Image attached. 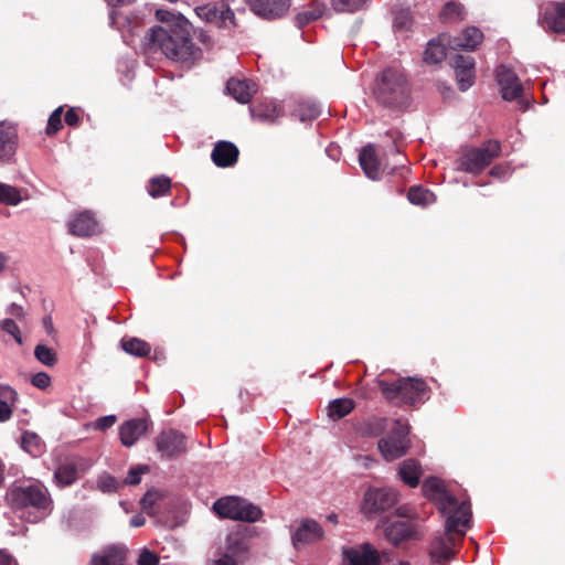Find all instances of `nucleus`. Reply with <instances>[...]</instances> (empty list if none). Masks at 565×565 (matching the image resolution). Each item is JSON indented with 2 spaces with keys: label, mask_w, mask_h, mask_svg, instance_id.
I'll return each instance as SVG.
<instances>
[{
  "label": "nucleus",
  "mask_w": 565,
  "mask_h": 565,
  "mask_svg": "<svg viewBox=\"0 0 565 565\" xmlns=\"http://www.w3.org/2000/svg\"><path fill=\"white\" fill-rule=\"evenodd\" d=\"M157 19L161 25L152 26L145 36L148 52H160L167 58L185 67L194 66L203 56L201 47L193 40L195 30L182 14L166 10H157Z\"/></svg>",
  "instance_id": "f257e3e1"
},
{
  "label": "nucleus",
  "mask_w": 565,
  "mask_h": 565,
  "mask_svg": "<svg viewBox=\"0 0 565 565\" xmlns=\"http://www.w3.org/2000/svg\"><path fill=\"white\" fill-rule=\"evenodd\" d=\"M424 495L431 501L446 520L448 532L466 534L471 527L472 511L468 499H459L447 490L444 482L430 477L423 482Z\"/></svg>",
  "instance_id": "f03ea898"
},
{
  "label": "nucleus",
  "mask_w": 565,
  "mask_h": 565,
  "mask_svg": "<svg viewBox=\"0 0 565 565\" xmlns=\"http://www.w3.org/2000/svg\"><path fill=\"white\" fill-rule=\"evenodd\" d=\"M8 500L19 516L30 523H38L52 512V499L41 483L13 487Z\"/></svg>",
  "instance_id": "7ed1b4c3"
},
{
  "label": "nucleus",
  "mask_w": 565,
  "mask_h": 565,
  "mask_svg": "<svg viewBox=\"0 0 565 565\" xmlns=\"http://www.w3.org/2000/svg\"><path fill=\"white\" fill-rule=\"evenodd\" d=\"M373 95L376 102L387 108L402 109L411 102V85L403 70L390 66L377 74Z\"/></svg>",
  "instance_id": "20e7f679"
},
{
  "label": "nucleus",
  "mask_w": 565,
  "mask_h": 565,
  "mask_svg": "<svg viewBox=\"0 0 565 565\" xmlns=\"http://www.w3.org/2000/svg\"><path fill=\"white\" fill-rule=\"evenodd\" d=\"M377 385L384 398L390 403H403L414 406L424 403L428 398V386L422 379L401 377L392 383L385 380H377Z\"/></svg>",
  "instance_id": "39448f33"
},
{
  "label": "nucleus",
  "mask_w": 565,
  "mask_h": 565,
  "mask_svg": "<svg viewBox=\"0 0 565 565\" xmlns=\"http://www.w3.org/2000/svg\"><path fill=\"white\" fill-rule=\"evenodd\" d=\"M249 542L242 529L230 532L210 565H244L248 557Z\"/></svg>",
  "instance_id": "423d86ee"
},
{
  "label": "nucleus",
  "mask_w": 565,
  "mask_h": 565,
  "mask_svg": "<svg viewBox=\"0 0 565 565\" xmlns=\"http://www.w3.org/2000/svg\"><path fill=\"white\" fill-rule=\"evenodd\" d=\"M213 510L221 518L248 523L257 522L263 515L259 507L239 497L221 498L214 502Z\"/></svg>",
  "instance_id": "0eeeda50"
},
{
  "label": "nucleus",
  "mask_w": 565,
  "mask_h": 565,
  "mask_svg": "<svg viewBox=\"0 0 565 565\" xmlns=\"http://www.w3.org/2000/svg\"><path fill=\"white\" fill-rule=\"evenodd\" d=\"M501 154V145L498 140H487L479 148H471L462 153L459 159L460 170L479 174Z\"/></svg>",
  "instance_id": "6e6552de"
},
{
  "label": "nucleus",
  "mask_w": 565,
  "mask_h": 565,
  "mask_svg": "<svg viewBox=\"0 0 565 565\" xmlns=\"http://www.w3.org/2000/svg\"><path fill=\"white\" fill-rule=\"evenodd\" d=\"M398 502V493L392 488H370L363 497L362 513L374 519L390 511Z\"/></svg>",
  "instance_id": "1a4fd4ad"
},
{
  "label": "nucleus",
  "mask_w": 565,
  "mask_h": 565,
  "mask_svg": "<svg viewBox=\"0 0 565 565\" xmlns=\"http://www.w3.org/2000/svg\"><path fill=\"white\" fill-rule=\"evenodd\" d=\"M409 426L401 419L394 422V428L390 435L379 441V450L386 460H395L407 451L409 440Z\"/></svg>",
  "instance_id": "9d476101"
},
{
  "label": "nucleus",
  "mask_w": 565,
  "mask_h": 565,
  "mask_svg": "<svg viewBox=\"0 0 565 565\" xmlns=\"http://www.w3.org/2000/svg\"><path fill=\"white\" fill-rule=\"evenodd\" d=\"M495 79L504 100H516L522 110L530 107L531 102L522 98L524 87L513 70L505 65H499L495 70Z\"/></svg>",
  "instance_id": "9b49d317"
},
{
  "label": "nucleus",
  "mask_w": 565,
  "mask_h": 565,
  "mask_svg": "<svg viewBox=\"0 0 565 565\" xmlns=\"http://www.w3.org/2000/svg\"><path fill=\"white\" fill-rule=\"evenodd\" d=\"M456 535L462 537L460 532H448L445 527L444 534L437 535L430 543L429 558L431 564L447 565L455 556Z\"/></svg>",
  "instance_id": "f8f14e48"
},
{
  "label": "nucleus",
  "mask_w": 565,
  "mask_h": 565,
  "mask_svg": "<svg viewBox=\"0 0 565 565\" xmlns=\"http://www.w3.org/2000/svg\"><path fill=\"white\" fill-rule=\"evenodd\" d=\"M323 535L322 526L312 519L296 521L291 527V542L297 550L320 541Z\"/></svg>",
  "instance_id": "ddd939ff"
},
{
  "label": "nucleus",
  "mask_w": 565,
  "mask_h": 565,
  "mask_svg": "<svg viewBox=\"0 0 565 565\" xmlns=\"http://www.w3.org/2000/svg\"><path fill=\"white\" fill-rule=\"evenodd\" d=\"M342 557L344 565H379L381 561L377 550L370 543L343 547Z\"/></svg>",
  "instance_id": "4468645a"
},
{
  "label": "nucleus",
  "mask_w": 565,
  "mask_h": 565,
  "mask_svg": "<svg viewBox=\"0 0 565 565\" xmlns=\"http://www.w3.org/2000/svg\"><path fill=\"white\" fill-rule=\"evenodd\" d=\"M156 447L161 457H175L186 450L184 435L174 429L163 430L156 439Z\"/></svg>",
  "instance_id": "2eb2a0df"
},
{
  "label": "nucleus",
  "mask_w": 565,
  "mask_h": 565,
  "mask_svg": "<svg viewBox=\"0 0 565 565\" xmlns=\"http://www.w3.org/2000/svg\"><path fill=\"white\" fill-rule=\"evenodd\" d=\"M198 15L207 23L217 28H228L234 25V13L225 4H205L196 8Z\"/></svg>",
  "instance_id": "dca6fc26"
},
{
  "label": "nucleus",
  "mask_w": 565,
  "mask_h": 565,
  "mask_svg": "<svg viewBox=\"0 0 565 565\" xmlns=\"http://www.w3.org/2000/svg\"><path fill=\"white\" fill-rule=\"evenodd\" d=\"M250 10L268 20L282 17L290 8L291 0H246Z\"/></svg>",
  "instance_id": "f3484780"
},
{
  "label": "nucleus",
  "mask_w": 565,
  "mask_h": 565,
  "mask_svg": "<svg viewBox=\"0 0 565 565\" xmlns=\"http://www.w3.org/2000/svg\"><path fill=\"white\" fill-rule=\"evenodd\" d=\"M458 87L461 92L469 89L475 83V60L469 55L456 54L452 58Z\"/></svg>",
  "instance_id": "a211bd4d"
},
{
  "label": "nucleus",
  "mask_w": 565,
  "mask_h": 565,
  "mask_svg": "<svg viewBox=\"0 0 565 565\" xmlns=\"http://www.w3.org/2000/svg\"><path fill=\"white\" fill-rule=\"evenodd\" d=\"M149 427L147 418H132L122 423L119 427V438L122 446L132 447L142 437Z\"/></svg>",
  "instance_id": "6ab92c4d"
},
{
  "label": "nucleus",
  "mask_w": 565,
  "mask_h": 565,
  "mask_svg": "<svg viewBox=\"0 0 565 565\" xmlns=\"http://www.w3.org/2000/svg\"><path fill=\"white\" fill-rule=\"evenodd\" d=\"M541 26L554 33H565V3L555 2L544 11L539 20Z\"/></svg>",
  "instance_id": "aec40b11"
},
{
  "label": "nucleus",
  "mask_w": 565,
  "mask_h": 565,
  "mask_svg": "<svg viewBox=\"0 0 565 565\" xmlns=\"http://www.w3.org/2000/svg\"><path fill=\"white\" fill-rule=\"evenodd\" d=\"M18 131L13 125L0 122V163H8L14 156Z\"/></svg>",
  "instance_id": "412c9836"
},
{
  "label": "nucleus",
  "mask_w": 565,
  "mask_h": 565,
  "mask_svg": "<svg viewBox=\"0 0 565 565\" xmlns=\"http://www.w3.org/2000/svg\"><path fill=\"white\" fill-rule=\"evenodd\" d=\"M68 230L71 234L78 237L92 236L99 232L98 222L88 211H84L75 215L68 222Z\"/></svg>",
  "instance_id": "4be33fe9"
},
{
  "label": "nucleus",
  "mask_w": 565,
  "mask_h": 565,
  "mask_svg": "<svg viewBox=\"0 0 565 565\" xmlns=\"http://www.w3.org/2000/svg\"><path fill=\"white\" fill-rule=\"evenodd\" d=\"M238 148L231 141H218L212 151V161L221 168L232 167L238 158Z\"/></svg>",
  "instance_id": "5701e85b"
},
{
  "label": "nucleus",
  "mask_w": 565,
  "mask_h": 565,
  "mask_svg": "<svg viewBox=\"0 0 565 565\" xmlns=\"http://www.w3.org/2000/svg\"><path fill=\"white\" fill-rule=\"evenodd\" d=\"M482 38L483 34L479 29L475 26L467 28L460 35L449 36L448 46L451 50L475 51L481 43Z\"/></svg>",
  "instance_id": "b1692460"
},
{
  "label": "nucleus",
  "mask_w": 565,
  "mask_h": 565,
  "mask_svg": "<svg viewBox=\"0 0 565 565\" xmlns=\"http://www.w3.org/2000/svg\"><path fill=\"white\" fill-rule=\"evenodd\" d=\"M83 466L81 458H71L58 466L54 473V479L61 487L71 486L78 478L79 469Z\"/></svg>",
  "instance_id": "393cba45"
},
{
  "label": "nucleus",
  "mask_w": 565,
  "mask_h": 565,
  "mask_svg": "<svg viewBox=\"0 0 565 565\" xmlns=\"http://www.w3.org/2000/svg\"><path fill=\"white\" fill-rule=\"evenodd\" d=\"M226 90L238 103L247 104L256 93V84L248 79L231 78Z\"/></svg>",
  "instance_id": "a878e982"
},
{
  "label": "nucleus",
  "mask_w": 565,
  "mask_h": 565,
  "mask_svg": "<svg viewBox=\"0 0 565 565\" xmlns=\"http://www.w3.org/2000/svg\"><path fill=\"white\" fill-rule=\"evenodd\" d=\"M359 162L369 179L379 180L381 178L380 162L373 145L370 143L362 148L359 153Z\"/></svg>",
  "instance_id": "bb28decb"
},
{
  "label": "nucleus",
  "mask_w": 565,
  "mask_h": 565,
  "mask_svg": "<svg viewBox=\"0 0 565 565\" xmlns=\"http://www.w3.org/2000/svg\"><path fill=\"white\" fill-rule=\"evenodd\" d=\"M414 532V525L409 521H395L386 526L385 537L393 545H398L401 542L411 539Z\"/></svg>",
  "instance_id": "cd10ccee"
},
{
  "label": "nucleus",
  "mask_w": 565,
  "mask_h": 565,
  "mask_svg": "<svg viewBox=\"0 0 565 565\" xmlns=\"http://www.w3.org/2000/svg\"><path fill=\"white\" fill-rule=\"evenodd\" d=\"M126 551L120 546H109L92 557L90 565H125Z\"/></svg>",
  "instance_id": "c85d7f7f"
},
{
  "label": "nucleus",
  "mask_w": 565,
  "mask_h": 565,
  "mask_svg": "<svg viewBox=\"0 0 565 565\" xmlns=\"http://www.w3.org/2000/svg\"><path fill=\"white\" fill-rule=\"evenodd\" d=\"M449 35L443 34L438 40H430L424 52V61L429 64H437L446 57V45H448Z\"/></svg>",
  "instance_id": "c756f323"
},
{
  "label": "nucleus",
  "mask_w": 565,
  "mask_h": 565,
  "mask_svg": "<svg viewBox=\"0 0 565 565\" xmlns=\"http://www.w3.org/2000/svg\"><path fill=\"white\" fill-rule=\"evenodd\" d=\"M355 429L363 437H377L386 429V418L373 417L365 419Z\"/></svg>",
  "instance_id": "7c9ffc66"
},
{
  "label": "nucleus",
  "mask_w": 565,
  "mask_h": 565,
  "mask_svg": "<svg viewBox=\"0 0 565 565\" xmlns=\"http://www.w3.org/2000/svg\"><path fill=\"white\" fill-rule=\"evenodd\" d=\"M120 347L126 353L137 358L148 356L151 352V345L148 342L135 337L121 339Z\"/></svg>",
  "instance_id": "2f4dec72"
},
{
  "label": "nucleus",
  "mask_w": 565,
  "mask_h": 565,
  "mask_svg": "<svg viewBox=\"0 0 565 565\" xmlns=\"http://www.w3.org/2000/svg\"><path fill=\"white\" fill-rule=\"evenodd\" d=\"M401 479L411 488H415L419 483L420 467L414 460H405L398 469Z\"/></svg>",
  "instance_id": "473e14b6"
},
{
  "label": "nucleus",
  "mask_w": 565,
  "mask_h": 565,
  "mask_svg": "<svg viewBox=\"0 0 565 565\" xmlns=\"http://www.w3.org/2000/svg\"><path fill=\"white\" fill-rule=\"evenodd\" d=\"M355 403L348 397L335 398L329 403L328 416L333 420L341 419L354 409Z\"/></svg>",
  "instance_id": "72a5a7b5"
},
{
  "label": "nucleus",
  "mask_w": 565,
  "mask_h": 565,
  "mask_svg": "<svg viewBox=\"0 0 565 565\" xmlns=\"http://www.w3.org/2000/svg\"><path fill=\"white\" fill-rule=\"evenodd\" d=\"M321 106L315 100H305L295 110L301 121H311L321 115Z\"/></svg>",
  "instance_id": "f704fd0d"
},
{
  "label": "nucleus",
  "mask_w": 565,
  "mask_h": 565,
  "mask_svg": "<svg viewBox=\"0 0 565 565\" xmlns=\"http://www.w3.org/2000/svg\"><path fill=\"white\" fill-rule=\"evenodd\" d=\"M407 199L414 205L427 206L436 201V195L427 189L413 186L408 191Z\"/></svg>",
  "instance_id": "c9c22d12"
},
{
  "label": "nucleus",
  "mask_w": 565,
  "mask_h": 565,
  "mask_svg": "<svg viewBox=\"0 0 565 565\" xmlns=\"http://www.w3.org/2000/svg\"><path fill=\"white\" fill-rule=\"evenodd\" d=\"M171 189V180L164 175L154 177L149 180L148 194L152 198L166 195Z\"/></svg>",
  "instance_id": "e433bc0d"
},
{
  "label": "nucleus",
  "mask_w": 565,
  "mask_h": 565,
  "mask_svg": "<svg viewBox=\"0 0 565 565\" xmlns=\"http://www.w3.org/2000/svg\"><path fill=\"white\" fill-rule=\"evenodd\" d=\"M327 7L323 3H315L310 10L300 12L296 17V23L299 28L315 21L323 15Z\"/></svg>",
  "instance_id": "4c0bfd02"
},
{
  "label": "nucleus",
  "mask_w": 565,
  "mask_h": 565,
  "mask_svg": "<svg viewBox=\"0 0 565 565\" xmlns=\"http://www.w3.org/2000/svg\"><path fill=\"white\" fill-rule=\"evenodd\" d=\"M21 200V193L15 186L0 182V203L18 205Z\"/></svg>",
  "instance_id": "58836bf2"
},
{
  "label": "nucleus",
  "mask_w": 565,
  "mask_h": 565,
  "mask_svg": "<svg viewBox=\"0 0 565 565\" xmlns=\"http://www.w3.org/2000/svg\"><path fill=\"white\" fill-rule=\"evenodd\" d=\"M35 359L45 366H54L57 362L56 353L44 344H38L34 349Z\"/></svg>",
  "instance_id": "ea45409f"
},
{
  "label": "nucleus",
  "mask_w": 565,
  "mask_h": 565,
  "mask_svg": "<svg viewBox=\"0 0 565 565\" xmlns=\"http://www.w3.org/2000/svg\"><path fill=\"white\" fill-rule=\"evenodd\" d=\"M463 8L461 4L456 2H447L441 12L440 19L444 22H454L462 19Z\"/></svg>",
  "instance_id": "a19ab883"
},
{
  "label": "nucleus",
  "mask_w": 565,
  "mask_h": 565,
  "mask_svg": "<svg viewBox=\"0 0 565 565\" xmlns=\"http://www.w3.org/2000/svg\"><path fill=\"white\" fill-rule=\"evenodd\" d=\"M365 0H331V6L337 12L353 13L363 8Z\"/></svg>",
  "instance_id": "79ce46f5"
},
{
  "label": "nucleus",
  "mask_w": 565,
  "mask_h": 565,
  "mask_svg": "<svg viewBox=\"0 0 565 565\" xmlns=\"http://www.w3.org/2000/svg\"><path fill=\"white\" fill-rule=\"evenodd\" d=\"M118 480L107 472L102 473L97 479V489L104 493L116 492L118 490Z\"/></svg>",
  "instance_id": "37998d69"
},
{
  "label": "nucleus",
  "mask_w": 565,
  "mask_h": 565,
  "mask_svg": "<svg viewBox=\"0 0 565 565\" xmlns=\"http://www.w3.org/2000/svg\"><path fill=\"white\" fill-rule=\"evenodd\" d=\"M413 18L409 9H401L395 12L393 25L397 30H408L412 25Z\"/></svg>",
  "instance_id": "c03bdc74"
},
{
  "label": "nucleus",
  "mask_w": 565,
  "mask_h": 565,
  "mask_svg": "<svg viewBox=\"0 0 565 565\" xmlns=\"http://www.w3.org/2000/svg\"><path fill=\"white\" fill-rule=\"evenodd\" d=\"M62 113L63 107L60 106L50 115L46 126L47 135H55L62 128Z\"/></svg>",
  "instance_id": "a18cd8bd"
},
{
  "label": "nucleus",
  "mask_w": 565,
  "mask_h": 565,
  "mask_svg": "<svg viewBox=\"0 0 565 565\" xmlns=\"http://www.w3.org/2000/svg\"><path fill=\"white\" fill-rule=\"evenodd\" d=\"M1 329L10 334L18 344H22L23 343V340H22V335H21V332H20V329L18 327V324L15 323V321L11 318H6L1 321Z\"/></svg>",
  "instance_id": "49530a36"
},
{
  "label": "nucleus",
  "mask_w": 565,
  "mask_h": 565,
  "mask_svg": "<svg viewBox=\"0 0 565 565\" xmlns=\"http://www.w3.org/2000/svg\"><path fill=\"white\" fill-rule=\"evenodd\" d=\"M148 470L147 466H137L128 471V475L124 481L125 484L137 486L141 481V476Z\"/></svg>",
  "instance_id": "de8ad7c7"
},
{
  "label": "nucleus",
  "mask_w": 565,
  "mask_h": 565,
  "mask_svg": "<svg viewBox=\"0 0 565 565\" xmlns=\"http://www.w3.org/2000/svg\"><path fill=\"white\" fill-rule=\"evenodd\" d=\"M31 383L36 388L45 390L51 385V377L46 372H38L32 376Z\"/></svg>",
  "instance_id": "09e8293b"
},
{
  "label": "nucleus",
  "mask_w": 565,
  "mask_h": 565,
  "mask_svg": "<svg viewBox=\"0 0 565 565\" xmlns=\"http://www.w3.org/2000/svg\"><path fill=\"white\" fill-rule=\"evenodd\" d=\"M117 420V417L115 415H106L103 417H99L94 423V427L98 430H106L115 425Z\"/></svg>",
  "instance_id": "8fccbe9b"
},
{
  "label": "nucleus",
  "mask_w": 565,
  "mask_h": 565,
  "mask_svg": "<svg viewBox=\"0 0 565 565\" xmlns=\"http://www.w3.org/2000/svg\"><path fill=\"white\" fill-rule=\"evenodd\" d=\"M17 399V392L9 385L0 384V401L12 404Z\"/></svg>",
  "instance_id": "3c124183"
},
{
  "label": "nucleus",
  "mask_w": 565,
  "mask_h": 565,
  "mask_svg": "<svg viewBox=\"0 0 565 565\" xmlns=\"http://www.w3.org/2000/svg\"><path fill=\"white\" fill-rule=\"evenodd\" d=\"M158 564H159L158 556L148 550H145L140 554L139 559H138V565H158Z\"/></svg>",
  "instance_id": "603ef678"
},
{
  "label": "nucleus",
  "mask_w": 565,
  "mask_h": 565,
  "mask_svg": "<svg viewBox=\"0 0 565 565\" xmlns=\"http://www.w3.org/2000/svg\"><path fill=\"white\" fill-rule=\"evenodd\" d=\"M6 312L7 315L18 319V320H22L25 316V312H24V309L18 305V303H10L7 309H6Z\"/></svg>",
  "instance_id": "864d4df0"
},
{
  "label": "nucleus",
  "mask_w": 565,
  "mask_h": 565,
  "mask_svg": "<svg viewBox=\"0 0 565 565\" xmlns=\"http://www.w3.org/2000/svg\"><path fill=\"white\" fill-rule=\"evenodd\" d=\"M157 499L156 493L148 491L140 500V504L145 511L152 508Z\"/></svg>",
  "instance_id": "5fc2aeb1"
},
{
  "label": "nucleus",
  "mask_w": 565,
  "mask_h": 565,
  "mask_svg": "<svg viewBox=\"0 0 565 565\" xmlns=\"http://www.w3.org/2000/svg\"><path fill=\"white\" fill-rule=\"evenodd\" d=\"M11 404L0 401V422H6L11 417Z\"/></svg>",
  "instance_id": "6e6d98bb"
},
{
  "label": "nucleus",
  "mask_w": 565,
  "mask_h": 565,
  "mask_svg": "<svg viewBox=\"0 0 565 565\" xmlns=\"http://www.w3.org/2000/svg\"><path fill=\"white\" fill-rule=\"evenodd\" d=\"M490 175L494 178H504L509 173V167L498 164L490 170Z\"/></svg>",
  "instance_id": "4d7b16f0"
},
{
  "label": "nucleus",
  "mask_w": 565,
  "mask_h": 565,
  "mask_svg": "<svg viewBox=\"0 0 565 565\" xmlns=\"http://www.w3.org/2000/svg\"><path fill=\"white\" fill-rule=\"evenodd\" d=\"M64 119H65V122L72 127L76 126L79 121V117L74 108H71L66 111Z\"/></svg>",
  "instance_id": "13d9d810"
},
{
  "label": "nucleus",
  "mask_w": 565,
  "mask_h": 565,
  "mask_svg": "<svg viewBox=\"0 0 565 565\" xmlns=\"http://www.w3.org/2000/svg\"><path fill=\"white\" fill-rule=\"evenodd\" d=\"M0 565H17L14 559L6 551L0 550Z\"/></svg>",
  "instance_id": "bf43d9fd"
},
{
  "label": "nucleus",
  "mask_w": 565,
  "mask_h": 565,
  "mask_svg": "<svg viewBox=\"0 0 565 565\" xmlns=\"http://www.w3.org/2000/svg\"><path fill=\"white\" fill-rule=\"evenodd\" d=\"M146 522V519L142 514H136L130 519V525L134 527L142 526Z\"/></svg>",
  "instance_id": "052dcab7"
},
{
  "label": "nucleus",
  "mask_w": 565,
  "mask_h": 565,
  "mask_svg": "<svg viewBox=\"0 0 565 565\" xmlns=\"http://www.w3.org/2000/svg\"><path fill=\"white\" fill-rule=\"evenodd\" d=\"M9 259L10 257L6 253L0 252V274H2L6 270L9 264Z\"/></svg>",
  "instance_id": "680f3d73"
},
{
  "label": "nucleus",
  "mask_w": 565,
  "mask_h": 565,
  "mask_svg": "<svg viewBox=\"0 0 565 565\" xmlns=\"http://www.w3.org/2000/svg\"><path fill=\"white\" fill-rule=\"evenodd\" d=\"M43 327L45 331L51 334L54 331L52 318L46 316L43 318Z\"/></svg>",
  "instance_id": "e2e57ef3"
},
{
  "label": "nucleus",
  "mask_w": 565,
  "mask_h": 565,
  "mask_svg": "<svg viewBox=\"0 0 565 565\" xmlns=\"http://www.w3.org/2000/svg\"><path fill=\"white\" fill-rule=\"evenodd\" d=\"M29 439H32V440H34V441H38V437H36V435H34V434H28V433H25V434H24V436H23V438H22V446H23V448H25L28 451H30V452H31V450H30V449H28V446H26V445L29 444Z\"/></svg>",
  "instance_id": "0e129e2a"
},
{
  "label": "nucleus",
  "mask_w": 565,
  "mask_h": 565,
  "mask_svg": "<svg viewBox=\"0 0 565 565\" xmlns=\"http://www.w3.org/2000/svg\"><path fill=\"white\" fill-rule=\"evenodd\" d=\"M253 114L258 116L260 119H264V120H273L274 117H275L274 114L262 113L259 109L254 110Z\"/></svg>",
  "instance_id": "69168bd1"
},
{
  "label": "nucleus",
  "mask_w": 565,
  "mask_h": 565,
  "mask_svg": "<svg viewBox=\"0 0 565 565\" xmlns=\"http://www.w3.org/2000/svg\"><path fill=\"white\" fill-rule=\"evenodd\" d=\"M111 7L124 6L130 3L132 0H106Z\"/></svg>",
  "instance_id": "338daca9"
},
{
  "label": "nucleus",
  "mask_w": 565,
  "mask_h": 565,
  "mask_svg": "<svg viewBox=\"0 0 565 565\" xmlns=\"http://www.w3.org/2000/svg\"><path fill=\"white\" fill-rule=\"evenodd\" d=\"M199 39H200V41L203 44H209L210 43V35L205 31H200Z\"/></svg>",
  "instance_id": "774afa93"
}]
</instances>
